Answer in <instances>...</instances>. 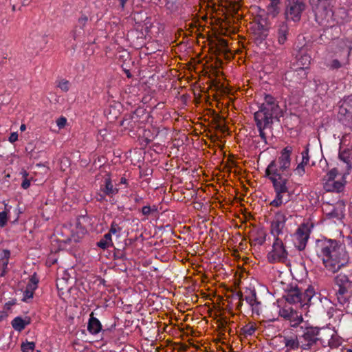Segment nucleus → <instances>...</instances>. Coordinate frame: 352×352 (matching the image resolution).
<instances>
[{"mask_svg":"<svg viewBox=\"0 0 352 352\" xmlns=\"http://www.w3.org/2000/svg\"><path fill=\"white\" fill-rule=\"evenodd\" d=\"M35 347V343L34 342H26L21 344V351L23 352L33 351Z\"/></svg>","mask_w":352,"mask_h":352,"instance_id":"obj_35","label":"nucleus"},{"mask_svg":"<svg viewBox=\"0 0 352 352\" xmlns=\"http://www.w3.org/2000/svg\"><path fill=\"white\" fill-rule=\"evenodd\" d=\"M309 3L315 14L316 21L318 23H322L331 16L332 10L330 0H309Z\"/></svg>","mask_w":352,"mask_h":352,"instance_id":"obj_4","label":"nucleus"},{"mask_svg":"<svg viewBox=\"0 0 352 352\" xmlns=\"http://www.w3.org/2000/svg\"><path fill=\"white\" fill-rule=\"evenodd\" d=\"M38 279L36 275L32 276L25 287V290L23 293V299L24 302H28L30 299H32L34 296V291L38 287Z\"/></svg>","mask_w":352,"mask_h":352,"instance_id":"obj_16","label":"nucleus"},{"mask_svg":"<svg viewBox=\"0 0 352 352\" xmlns=\"http://www.w3.org/2000/svg\"><path fill=\"white\" fill-rule=\"evenodd\" d=\"M100 192H103L109 197H113L116 195L119 190L115 187L111 182V178L107 177L104 179V184L100 186Z\"/></svg>","mask_w":352,"mask_h":352,"instance_id":"obj_23","label":"nucleus"},{"mask_svg":"<svg viewBox=\"0 0 352 352\" xmlns=\"http://www.w3.org/2000/svg\"><path fill=\"white\" fill-rule=\"evenodd\" d=\"M338 173V171L337 168H332L327 173V174L326 175L327 179H325V181L326 180H336L335 179L337 176Z\"/></svg>","mask_w":352,"mask_h":352,"instance_id":"obj_37","label":"nucleus"},{"mask_svg":"<svg viewBox=\"0 0 352 352\" xmlns=\"http://www.w3.org/2000/svg\"><path fill=\"white\" fill-rule=\"evenodd\" d=\"M295 245L299 250H303L309 238V230L307 227H299L296 232Z\"/></svg>","mask_w":352,"mask_h":352,"instance_id":"obj_15","label":"nucleus"},{"mask_svg":"<svg viewBox=\"0 0 352 352\" xmlns=\"http://www.w3.org/2000/svg\"><path fill=\"white\" fill-rule=\"evenodd\" d=\"M327 67L331 70H336L342 67V63L338 59H333L327 63Z\"/></svg>","mask_w":352,"mask_h":352,"instance_id":"obj_34","label":"nucleus"},{"mask_svg":"<svg viewBox=\"0 0 352 352\" xmlns=\"http://www.w3.org/2000/svg\"><path fill=\"white\" fill-rule=\"evenodd\" d=\"M270 3L269 6H267V10L269 14L273 16L276 17L280 11V0H270Z\"/></svg>","mask_w":352,"mask_h":352,"instance_id":"obj_30","label":"nucleus"},{"mask_svg":"<svg viewBox=\"0 0 352 352\" xmlns=\"http://www.w3.org/2000/svg\"><path fill=\"white\" fill-rule=\"evenodd\" d=\"M288 252L280 238H275L272 250L268 252L267 258L270 263H285L287 260Z\"/></svg>","mask_w":352,"mask_h":352,"instance_id":"obj_5","label":"nucleus"},{"mask_svg":"<svg viewBox=\"0 0 352 352\" xmlns=\"http://www.w3.org/2000/svg\"><path fill=\"white\" fill-rule=\"evenodd\" d=\"M310 58H311L310 56L308 55L302 56V57H301L302 61L305 60V63H302V65H305L307 64V63H308V64H309L310 63Z\"/></svg>","mask_w":352,"mask_h":352,"instance_id":"obj_50","label":"nucleus"},{"mask_svg":"<svg viewBox=\"0 0 352 352\" xmlns=\"http://www.w3.org/2000/svg\"><path fill=\"white\" fill-rule=\"evenodd\" d=\"M303 292L307 296V297H308L309 299H311L314 295V290L313 287H309Z\"/></svg>","mask_w":352,"mask_h":352,"instance_id":"obj_45","label":"nucleus"},{"mask_svg":"<svg viewBox=\"0 0 352 352\" xmlns=\"http://www.w3.org/2000/svg\"><path fill=\"white\" fill-rule=\"evenodd\" d=\"M8 272V265H6V266L3 265L1 263H0V277H3L6 276V274H7Z\"/></svg>","mask_w":352,"mask_h":352,"instance_id":"obj_46","label":"nucleus"},{"mask_svg":"<svg viewBox=\"0 0 352 352\" xmlns=\"http://www.w3.org/2000/svg\"><path fill=\"white\" fill-rule=\"evenodd\" d=\"M239 296L249 305L252 316H260L262 312V303L258 300L255 289H246L244 294H239Z\"/></svg>","mask_w":352,"mask_h":352,"instance_id":"obj_6","label":"nucleus"},{"mask_svg":"<svg viewBox=\"0 0 352 352\" xmlns=\"http://www.w3.org/2000/svg\"><path fill=\"white\" fill-rule=\"evenodd\" d=\"M128 0H120V6L121 7L122 10H124L125 4Z\"/></svg>","mask_w":352,"mask_h":352,"instance_id":"obj_54","label":"nucleus"},{"mask_svg":"<svg viewBox=\"0 0 352 352\" xmlns=\"http://www.w3.org/2000/svg\"><path fill=\"white\" fill-rule=\"evenodd\" d=\"M58 87L63 91H67L69 89V82L67 80H60L57 85Z\"/></svg>","mask_w":352,"mask_h":352,"instance_id":"obj_36","label":"nucleus"},{"mask_svg":"<svg viewBox=\"0 0 352 352\" xmlns=\"http://www.w3.org/2000/svg\"><path fill=\"white\" fill-rule=\"evenodd\" d=\"M239 294H243V293L242 292H238L236 294V296L238 297V299H239V302H238V304L236 305V309L238 310H240L241 309V307L243 305V301L244 300L241 299Z\"/></svg>","mask_w":352,"mask_h":352,"instance_id":"obj_49","label":"nucleus"},{"mask_svg":"<svg viewBox=\"0 0 352 352\" xmlns=\"http://www.w3.org/2000/svg\"><path fill=\"white\" fill-rule=\"evenodd\" d=\"M107 196V195H104L103 192H100V193H99L98 195V198H97V200L98 201H104L105 200V197Z\"/></svg>","mask_w":352,"mask_h":352,"instance_id":"obj_51","label":"nucleus"},{"mask_svg":"<svg viewBox=\"0 0 352 352\" xmlns=\"http://www.w3.org/2000/svg\"><path fill=\"white\" fill-rule=\"evenodd\" d=\"M339 113L344 116L352 126V95L344 98L340 107Z\"/></svg>","mask_w":352,"mask_h":352,"instance_id":"obj_17","label":"nucleus"},{"mask_svg":"<svg viewBox=\"0 0 352 352\" xmlns=\"http://www.w3.org/2000/svg\"><path fill=\"white\" fill-rule=\"evenodd\" d=\"M286 221V216L283 212H276L270 225V233L274 236V239L280 238L279 236L284 234Z\"/></svg>","mask_w":352,"mask_h":352,"instance_id":"obj_10","label":"nucleus"},{"mask_svg":"<svg viewBox=\"0 0 352 352\" xmlns=\"http://www.w3.org/2000/svg\"><path fill=\"white\" fill-rule=\"evenodd\" d=\"M292 147L287 146L285 147L281 151L276 163L278 172H285L288 170L291 165V155L292 153Z\"/></svg>","mask_w":352,"mask_h":352,"instance_id":"obj_13","label":"nucleus"},{"mask_svg":"<svg viewBox=\"0 0 352 352\" xmlns=\"http://www.w3.org/2000/svg\"><path fill=\"white\" fill-rule=\"evenodd\" d=\"M335 282L337 286L352 287V280L344 274H338L335 278Z\"/></svg>","mask_w":352,"mask_h":352,"instance_id":"obj_31","label":"nucleus"},{"mask_svg":"<svg viewBox=\"0 0 352 352\" xmlns=\"http://www.w3.org/2000/svg\"><path fill=\"white\" fill-rule=\"evenodd\" d=\"M276 192L275 198L270 203L272 207L278 208L290 200L291 194L287 186H273Z\"/></svg>","mask_w":352,"mask_h":352,"instance_id":"obj_12","label":"nucleus"},{"mask_svg":"<svg viewBox=\"0 0 352 352\" xmlns=\"http://www.w3.org/2000/svg\"><path fill=\"white\" fill-rule=\"evenodd\" d=\"M349 238L350 239L351 242L352 243V232H351V234L349 236Z\"/></svg>","mask_w":352,"mask_h":352,"instance_id":"obj_60","label":"nucleus"},{"mask_svg":"<svg viewBox=\"0 0 352 352\" xmlns=\"http://www.w3.org/2000/svg\"><path fill=\"white\" fill-rule=\"evenodd\" d=\"M9 210H7L6 206L5 210L0 212V228H3L7 224L8 219Z\"/></svg>","mask_w":352,"mask_h":352,"instance_id":"obj_33","label":"nucleus"},{"mask_svg":"<svg viewBox=\"0 0 352 352\" xmlns=\"http://www.w3.org/2000/svg\"><path fill=\"white\" fill-rule=\"evenodd\" d=\"M300 289L299 287H291V288L286 292L284 297L286 301L290 304L299 303V301H300Z\"/></svg>","mask_w":352,"mask_h":352,"instance_id":"obj_20","label":"nucleus"},{"mask_svg":"<svg viewBox=\"0 0 352 352\" xmlns=\"http://www.w3.org/2000/svg\"><path fill=\"white\" fill-rule=\"evenodd\" d=\"M283 116V111L278 104L276 100L270 94H265L264 102L259 109L254 113V117L259 136L267 144V136L264 130L271 129L275 121H279Z\"/></svg>","mask_w":352,"mask_h":352,"instance_id":"obj_3","label":"nucleus"},{"mask_svg":"<svg viewBox=\"0 0 352 352\" xmlns=\"http://www.w3.org/2000/svg\"><path fill=\"white\" fill-rule=\"evenodd\" d=\"M88 21V17L86 15H82L78 20V27H80V30H83L87 22Z\"/></svg>","mask_w":352,"mask_h":352,"instance_id":"obj_39","label":"nucleus"},{"mask_svg":"<svg viewBox=\"0 0 352 352\" xmlns=\"http://www.w3.org/2000/svg\"><path fill=\"white\" fill-rule=\"evenodd\" d=\"M267 36V30H264L261 34V39L264 40Z\"/></svg>","mask_w":352,"mask_h":352,"instance_id":"obj_55","label":"nucleus"},{"mask_svg":"<svg viewBox=\"0 0 352 352\" xmlns=\"http://www.w3.org/2000/svg\"><path fill=\"white\" fill-rule=\"evenodd\" d=\"M18 140V133L16 132L11 133L10 137H9V142L11 143H14Z\"/></svg>","mask_w":352,"mask_h":352,"instance_id":"obj_47","label":"nucleus"},{"mask_svg":"<svg viewBox=\"0 0 352 352\" xmlns=\"http://www.w3.org/2000/svg\"><path fill=\"white\" fill-rule=\"evenodd\" d=\"M10 256V251L8 250H3L0 254V263L4 266L8 265Z\"/></svg>","mask_w":352,"mask_h":352,"instance_id":"obj_32","label":"nucleus"},{"mask_svg":"<svg viewBox=\"0 0 352 352\" xmlns=\"http://www.w3.org/2000/svg\"><path fill=\"white\" fill-rule=\"evenodd\" d=\"M87 330L93 335L97 334L102 331V324L99 320L94 317L93 312L90 314L87 324Z\"/></svg>","mask_w":352,"mask_h":352,"instance_id":"obj_24","label":"nucleus"},{"mask_svg":"<svg viewBox=\"0 0 352 352\" xmlns=\"http://www.w3.org/2000/svg\"><path fill=\"white\" fill-rule=\"evenodd\" d=\"M289 35V26L286 22H280L274 27L273 36L279 45H285L288 40Z\"/></svg>","mask_w":352,"mask_h":352,"instance_id":"obj_14","label":"nucleus"},{"mask_svg":"<svg viewBox=\"0 0 352 352\" xmlns=\"http://www.w3.org/2000/svg\"><path fill=\"white\" fill-rule=\"evenodd\" d=\"M338 289L336 290V295L337 296V300L338 302L344 305H345L350 296L349 289L352 288V287L347 286H338Z\"/></svg>","mask_w":352,"mask_h":352,"instance_id":"obj_22","label":"nucleus"},{"mask_svg":"<svg viewBox=\"0 0 352 352\" xmlns=\"http://www.w3.org/2000/svg\"><path fill=\"white\" fill-rule=\"evenodd\" d=\"M301 155L302 161L294 169V173L300 177H302L305 173V166H307L309 162V144L305 146V150L301 153Z\"/></svg>","mask_w":352,"mask_h":352,"instance_id":"obj_18","label":"nucleus"},{"mask_svg":"<svg viewBox=\"0 0 352 352\" xmlns=\"http://www.w3.org/2000/svg\"><path fill=\"white\" fill-rule=\"evenodd\" d=\"M282 342L284 352L315 351L321 342L320 329L309 324H301L297 329L284 331Z\"/></svg>","mask_w":352,"mask_h":352,"instance_id":"obj_1","label":"nucleus"},{"mask_svg":"<svg viewBox=\"0 0 352 352\" xmlns=\"http://www.w3.org/2000/svg\"><path fill=\"white\" fill-rule=\"evenodd\" d=\"M324 213L328 219L341 220L344 216L345 203L339 200L335 205L326 204L322 208Z\"/></svg>","mask_w":352,"mask_h":352,"instance_id":"obj_9","label":"nucleus"},{"mask_svg":"<svg viewBox=\"0 0 352 352\" xmlns=\"http://www.w3.org/2000/svg\"><path fill=\"white\" fill-rule=\"evenodd\" d=\"M143 201V198L138 195H135L134 197V201L136 204H140Z\"/></svg>","mask_w":352,"mask_h":352,"instance_id":"obj_52","label":"nucleus"},{"mask_svg":"<svg viewBox=\"0 0 352 352\" xmlns=\"http://www.w3.org/2000/svg\"><path fill=\"white\" fill-rule=\"evenodd\" d=\"M300 301H299V303L300 304L301 306L307 305L311 300V299L307 297V296L304 294L303 292H302L301 289L300 293Z\"/></svg>","mask_w":352,"mask_h":352,"instance_id":"obj_40","label":"nucleus"},{"mask_svg":"<svg viewBox=\"0 0 352 352\" xmlns=\"http://www.w3.org/2000/svg\"><path fill=\"white\" fill-rule=\"evenodd\" d=\"M28 173L25 171L23 174V180L21 183V187L23 189H28L30 186V180L27 178Z\"/></svg>","mask_w":352,"mask_h":352,"instance_id":"obj_42","label":"nucleus"},{"mask_svg":"<svg viewBox=\"0 0 352 352\" xmlns=\"http://www.w3.org/2000/svg\"><path fill=\"white\" fill-rule=\"evenodd\" d=\"M346 352H352V349H348L346 350Z\"/></svg>","mask_w":352,"mask_h":352,"instance_id":"obj_63","label":"nucleus"},{"mask_svg":"<svg viewBox=\"0 0 352 352\" xmlns=\"http://www.w3.org/2000/svg\"><path fill=\"white\" fill-rule=\"evenodd\" d=\"M30 323V320H24L21 317H15L11 322L13 329L18 331H21L25 327Z\"/></svg>","mask_w":352,"mask_h":352,"instance_id":"obj_27","label":"nucleus"},{"mask_svg":"<svg viewBox=\"0 0 352 352\" xmlns=\"http://www.w3.org/2000/svg\"><path fill=\"white\" fill-rule=\"evenodd\" d=\"M122 223V221L121 218L114 219L110 226V229L108 232L111 236L112 234L117 235L118 236L120 235L122 226L121 224Z\"/></svg>","mask_w":352,"mask_h":352,"instance_id":"obj_28","label":"nucleus"},{"mask_svg":"<svg viewBox=\"0 0 352 352\" xmlns=\"http://www.w3.org/2000/svg\"><path fill=\"white\" fill-rule=\"evenodd\" d=\"M266 241V233L261 229L258 230L255 234H253L250 238V243L252 245H262Z\"/></svg>","mask_w":352,"mask_h":352,"instance_id":"obj_25","label":"nucleus"},{"mask_svg":"<svg viewBox=\"0 0 352 352\" xmlns=\"http://www.w3.org/2000/svg\"><path fill=\"white\" fill-rule=\"evenodd\" d=\"M26 129V126L24 124H22L20 126V130L21 131H24Z\"/></svg>","mask_w":352,"mask_h":352,"instance_id":"obj_59","label":"nucleus"},{"mask_svg":"<svg viewBox=\"0 0 352 352\" xmlns=\"http://www.w3.org/2000/svg\"><path fill=\"white\" fill-rule=\"evenodd\" d=\"M290 73H291V72H287V73H286V74H285V78H287V76H289V75L290 74Z\"/></svg>","mask_w":352,"mask_h":352,"instance_id":"obj_62","label":"nucleus"},{"mask_svg":"<svg viewBox=\"0 0 352 352\" xmlns=\"http://www.w3.org/2000/svg\"><path fill=\"white\" fill-rule=\"evenodd\" d=\"M265 175L272 182L273 186H287L288 179L278 172L275 161H272L268 165Z\"/></svg>","mask_w":352,"mask_h":352,"instance_id":"obj_8","label":"nucleus"},{"mask_svg":"<svg viewBox=\"0 0 352 352\" xmlns=\"http://www.w3.org/2000/svg\"><path fill=\"white\" fill-rule=\"evenodd\" d=\"M314 252L324 268L331 273L338 272L349 261L345 246L336 239L326 237L316 239Z\"/></svg>","mask_w":352,"mask_h":352,"instance_id":"obj_2","label":"nucleus"},{"mask_svg":"<svg viewBox=\"0 0 352 352\" xmlns=\"http://www.w3.org/2000/svg\"><path fill=\"white\" fill-rule=\"evenodd\" d=\"M257 327L255 322H250L243 326L240 330L241 338H247L249 336H252L254 334Z\"/></svg>","mask_w":352,"mask_h":352,"instance_id":"obj_26","label":"nucleus"},{"mask_svg":"<svg viewBox=\"0 0 352 352\" xmlns=\"http://www.w3.org/2000/svg\"><path fill=\"white\" fill-rule=\"evenodd\" d=\"M279 316L290 322L291 329H297L301 324H308L303 321L302 315L291 307L285 306L278 311Z\"/></svg>","mask_w":352,"mask_h":352,"instance_id":"obj_7","label":"nucleus"},{"mask_svg":"<svg viewBox=\"0 0 352 352\" xmlns=\"http://www.w3.org/2000/svg\"><path fill=\"white\" fill-rule=\"evenodd\" d=\"M28 0H23V5H25V1H27Z\"/></svg>","mask_w":352,"mask_h":352,"instance_id":"obj_64","label":"nucleus"},{"mask_svg":"<svg viewBox=\"0 0 352 352\" xmlns=\"http://www.w3.org/2000/svg\"><path fill=\"white\" fill-rule=\"evenodd\" d=\"M345 182L336 180H326L324 183V189L327 192H340L343 190Z\"/></svg>","mask_w":352,"mask_h":352,"instance_id":"obj_21","label":"nucleus"},{"mask_svg":"<svg viewBox=\"0 0 352 352\" xmlns=\"http://www.w3.org/2000/svg\"><path fill=\"white\" fill-rule=\"evenodd\" d=\"M119 184H124V185L127 186L128 185L127 179L124 177H122L120 178Z\"/></svg>","mask_w":352,"mask_h":352,"instance_id":"obj_53","label":"nucleus"},{"mask_svg":"<svg viewBox=\"0 0 352 352\" xmlns=\"http://www.w3.org/2000/svg\"><path fill=\"white\" fill-rule=\"evenodd\" d=\"M339 159L345 164V173L342 175V179H345V176L349 175L352 168L351 151L349 150L340 151L338 155Z\"/></svg>","mask_w":352,"mask_h":352,"instance_id":"obj_19","label":"nucleus"},{"mask_svg":"<svg viewBox=\"0 0 352 352\" xmlns=\"http://www.w3.org/2000/svg\"><path fill=\"white\" fill-rule=\"evenodd\" d=\"M290 2L295 3H305L303 1L300 0H292Z\"/></svg>","mask_w":352,"mask_h":352,"instance_id":"obj_58","label":"nucleus"},{"mask_svg":"<svg viewBox=\"0 0 352 352\" xmlns=\"http://www.w3.org/2000/svg\"><path fill=\"white\" fill-rule=\"evenodd\" d=\"M12 11L16 10V6L14 5L12 6Z\"/></svg>","mask_w":352,"mask_h":352,"instance_id":"obj_61","label":"nucleus"},{"mask_svg":"<svg viewBox=\"0 0 352 352\" xmlns=\"http://www.w3.org/2000/svg\"><path fill=\"white\" fill-rule=\"evenodd\" d=\"M155 210H156V208L155 206H153V209L149 206H145L142 207V213L144 216H148L151 213L152 211H155Z\"/></svg>","mask_w":352,"mask_h":352,"instance_id":"obj_41","label":"nucleus"},{"mask_svg":"<svg viewBox=\"0 0 352 352\" xmlns=\"http://www.w3.org/2000/svg\"><path fill=\"white\" fill-rule=\"evenodd\" d=\"M115 258L116 259H120L122 261L126 260V254L123 252L118 251L114 254Z\"/></svg>","mask_w":352,"mask_h":352,"instance_id":"obj_44","label":"nucleus"},{"mask_svg":"<svg viewBox=\"0 0 352 352\" xmlns=\"http://www.w3.org/2000/svg\"><path fill=\"white\" fill-rule=\"evenodd\" d=\"M305 3H295L289 2L285 10V18L294 22H298L301 19L302 12L305 10Z\"/></svg>","mask_w":352,"mask_h":352,"instance_id":"obj_11","label":"nucleus"},{"mask_svg":"<svg viewBox=\"0 0 352 352\" xmlns=\"http://www.w3.org/2000/svg\"><path fill=\"white\" fill-rule=\"evenodd\" d=\"M242 0H233L234 1V5H233V7H232V11L234 12V13H236L239 8V3Z\"/></svg>","mask_w":352,"mask_h":352,"instance_id":"obj_48","label":"nucleus"},{"mask_svg":"<svg viewBox=\"0 0 352 352\" xmlns=\"http://www.w3.org/2000/svg\"><path fill=\"white\" fill-rule=\"evenodd\" d=\"M83 30H80V27L76 26L72 31V36L74 40L78 38L81 35H82Z\"/></svg>","mask_w":352,"mask_h":352,"instance_id":"obj_38","label":"nucleus"},{"mask_svg":"<svg viewBox=\"0 0 352 352\" xmlns=\"http://www.w3.org/2000/svg\"><path fill=\"white\" fill-rule=\"evenodd\" d=\"M124 73H125V74H126V77L128 78H132V74H131V72H130V71L129 69H124Z\"/></svg>","mask_w":352,"mask_h":352,"instance_id":"obj_56","label":"nucleus"},{"mask_svg":"<svg viewBox=\"0 0 352 352\" xmlns=\"http://www.w3.org/2000/svg\"><path fill=\"white\" fill-rule=\"evenodd\" d=\"M67 123V119L65 117H60L59 118L57 121L56 124L59 129L63 128Z\"/></svg>","mask_w":352,"mask_h":352,"instance_id":"obj_43","label":"nucleus"},{"mask_svg":"<svg viewBox=\"0 0 352 352\" xmlns=\"http://www.w3.org/2000/svg\"><path fill=\"white\" fill-rule=\"evenodd\" d=\"M96 245L102 250H106L110 247H113V243L112 241V236L108 232L106 233L103 237L97 242Z\"/></svg>","mask_w":352,"mask_h":352,"instance_id":"obj_29","label":"nucleus"},{"mask_svg":"<svg viewBox=\"0 0 352 352\" xmlns=\"http://www.w3.org/2000/svg\"><path fill=\"white\" fill-rule=\"evenodd\" d=\"M296 72L299 74V72H305L304 67H300L299 69L296 70ZM304 75H305V73H304Z\"/></svg>","mask_w":352,"mask_h":352,"instance_id":"obj_57","label":"nucleus"}]
</instances>
